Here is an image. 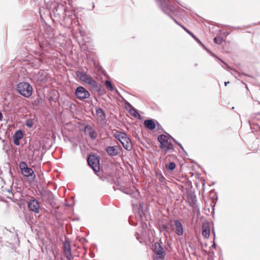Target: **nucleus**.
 Wrapping results in <instances>:
<instances>
[{
  "instance_id": "ddd939ff",
  "label": "nucleus",
  "mask_w": 260,
  "mask_h": 260,
  "mask_svg": "<svg viewBox=\"0 0 260 260\" xmlns=\"http://www.w3.org/2000/svg\"><path fill=\"white\" fill-rule=\"evenodd\" d=\"M84 132L86 135H89L92 139H96L98 136L97 133L91 126L88 125L85 126Z\"/></svg>"
},
{
  "instance_id": "f257e3e1",
  "label": "nucleus",
  "mask_w": 260,
  "mask_h": 260,
  "mask_svg": "<svg viewBox=\"0 0 260 260\" xmlns=\"http://www.w3.org/2000/svg\"><path fill=\"white\" fill-rule=\"evenodd\" d=\"M17 91L21 95L25 97H30L32 92V88L30 85L25 82L19 83L16 87Z\"/></svg>"
},
{
  "instance_id": "4be33fe9",
  "label": "nucleus",
  "mask_w": 260,
  "mask_h": 260,
  "mask_svg": "<svg viewBox=\"0 0 260 260\" xmlns=\"http://www.w3.org/2000/svg\"><path fill=\"white\" fill-rule=\"evenodd\" d=\"M223 39L220 36H217L214 39V42L217 44H220L222 42Z\"/></svg>"
},
{
  "instance_id": "6ab92c4d",
  "label": "nucleus",
  "mask_w": 260,
  "mask_h": 260,
  "mask_svg": "<svg viewBox=\"0 0 260 260\" xmlns=\"http://www.w3.org/2000/svg\"><path fill=\"white\" fill-rule=\"evenodd\" d=\"M166 167L167 169L170 170H173L176 168V164L174 162H170L169 164L166 165Z\"/></svg>"
},
{
  "instance_id": "f3484780",
  "label": "nucleus",
  "mask_w": 260,
  "mask_h": 260,
  "mask_svg": "<svg viewBox=\"0 0 260 260\" xmlns=\"http://www.w3.org/2000/svg\"><path fill=\"white\" fill-rule=\"evenodd\" d=\"M144 126L150 130H153L155 128V123L152 119H147L144 122Z\"/></svg>"
},
{
  "instance_id": "9b49d317",
  "label": "nucleus",
  "mask_w": 260,
  "mask_h": 260,
  "mask_svg": "<svg viewBox=\"0 0 260 260\" xmlns=\"http://www.w3.org/2000/svg\"><path fill=\"white\" fill-rule=\"evenodd\" d=\"M28 207L31 211L36 213H38L40 212L39 202L34 198H32L28 202Z\"/></svg>"
},
{
  "instance_id": "6e6552de",
  "label": "nucleus",
  "mask_w": 260,
  "mask_h": 260,
  "mask_svg": "<svg viewBox=\"0 0 260 260\" xmlns=\"http://www.w3.org/2000/svg\"><path fill=\"white\" fill-rule=\"evenodd\" d=\"M76 74L81 81L89 84L93 87H96L97 86L96 81L93 80L90 76L87 75L86 73L82 72H78Z\"/></svg>"
},
{
  "instance_id": "9d476101",
  "label": "nucleus",
  "mask_w": 260,
  "mask_h": 260,
  "mask_svg": "<svg viewBox=\"0 0 260 260\" xmlns=\"http://www.w3.org/2000/svg\"><path fill=\"white\" fill-rule=\"evenodd\" d=\"M71 242L69 238L66 237V259L67 260H78L79 256L73 255L71 251Z\"/></svg>"
},
{
  "instance_id": "7c9ffc66",
  "label": "nucleus",
  "mask_w": 260,
  "mask_h": 260,
  "mask_svg": "<svg viewBox=\"0 0 260 260\" xmlns=\"http://www.w3.org/2000/svg\"><path fill=\"white\" fill-rule=\"evenodd\" d=\"M189 31V30L188 29H187L186 30H185V31H186V32H187V33H188V32Z\"/></svg>"
},
{
  "instance_id": "412c9836",
  "label": "nucleus",
  "mask_w": 260,
  "mask_h": 260,
  "mask_svg": "<svg viewBox=\"0 0 260 260\" xmlns=\"http://www.w3.org/2000/svg\"><path fill=\"white\" fill-rule=\"evenodd\" d=\"M105 85L108 90H109L110 91H112L113 90V88L112 83L110 81L106 80L105 81Z\"/></svg>"
},
{
  "instance_id": "bb28decb",
  "label": "nucleus",
  "mask_w": 260,
  "mask_h": 260,
  "mask_svg": "<svg viewBox=\"0 0 260 260\" xmlns=\"http://www.w3.org/2000/svg\"><path fill=\"white\" fill-rule=\"evenodd\" d=\"M62 249H63V250L64 251H65V243H63Z\"/></svg>"
},
{
  "instance_id": "b1692460",
  "label": "nucleus",
  "mask_w": 260,
  "mask_h": 260,
  "mask_svg": "<svg viewBox=\"0 0 260 260\" xmlns=\"http://www.w3.org/2000/svg\"><path fill=\"white\" fill-rule=\"evenodd\" d=\"M190 35L194 39V40H197V37H196L192 32H191V34H190Z\"/></svg>"
},
{
  "instance_id": "cd10ccee",
  "label": "nucleus",
  "mask_w": 260,
  "mask_h": 260,
  "mask_svg": "<svg viewBox=\"0 0 260 260\" xmlns=\"http://www.w3.org/2000/svg\"><path fill=\"white\" fill-rule=\"evenodd\" d=\"M198 43H199V44H202V43L201 42V41H200V40L197 38V40H195Z\"/></svg>"
},
{
  "instance_id": "0eeeda50",
  "label": "nucleus",
  "mask_w": 260,
  "mask_h": 260,
  "mask_svg": "<svg viewBox=\"0 0 260 260\" xmlns=\"http://www.w3.org/2000/svg\"><path fill=\"white\" fill-rule=\"evenodd\" d=\"M19 167L23 176L29 177L31 180H34L36 178V175L34 171L31 168H28L25 162H20Z\"/></svg>"
},
{
  "instance_id": "1a4fd4ad",
  "label": "nucleus",
  "mask_w": 260,
  "mask_h": 260,
  "mask_svg": "<svg viewBox=\"0 0 260 260\" xmlns=\"http://www.w3.org/2000/svg\"><path fill=\"white\" fill-rule=\"evenodd\" d=\"M169 224L172 230L175 232L176 234L179 236L183 235V229L180 221L178 220H175L174 221L171 220Z\"/></svg>"
},
{
  "instance_id": "f8f14e48",
  "label": "nucleus",
  "mask_w": 260,
  "mask_h": 260,
  "mask_svg": "<svg viewBox=\"0 0 260 260\" xmlns=\"http://www.w3.org/2000/svg\"><path fill=\"white\" fill-rule=\"evenodd\" d=\"M76 95L79 99H85L88 98L90 94L89 92L83 87H79L76 89Z\"/></svg>"
},
{
  "instance_id": "f03ea898",
  "label": "nucleus",
  "mask_w": 260,
  "mask_h": 260,
  "mask_svg": "<svg viewBox=\"0 0 260 260\" xmlns=\"http://www.w3.org/2000/svg\"><path fill=\"white\" fill-rule=\"evenodd\" d=\"M115 137L117 140L120 141L125 149L128 151L132 150V142L125 133L117 132L115 134Z\"/></svg>"
},
{
  "instance_id": "c756f323",
  "label": "nucleus",
  "mask_w": 260,
  "mask_h": 260,
  "mask_svg": "<svg viewBox=\"0 0 260 260\" xmlns=\"http://www.w3.org/2000/svg\"><path fill=\"white\" fill-rule=\"evenodd\" d=\"M191 31L189 30L188 32V34L190 35V34H191Z\"/></svg>"
},
{
  "instance_id": "423d86ee",
  "label": "nucleus",
  "mask_w": 260,
  "mask_h": 260,
  "mask_svg": "<svg viewBox=\"0 0 260 260\" xmlns=\"http://www.w3.org/2000/svg\"><path fill=\"white\" fill-rule=\"evenodd\" d=\"M87 162L94 172H98L100 171V157L99 156L94 154L89 155Z\"/></svg>"
},
{
  "instance_id": "2f4dec72",
  "label": "nucleus",
  "mask_w": 260,
  "mask_h": 260,
  "mask_svg": "<svg viewBox=\"0 0 260 260\" xmlns=\"http://www.w3.org/2000/svg\"><path fill=\"white\" fill-rule=\"evenodd\" d=\"M189 31V30L188 29H187L186 30H185V31H186V32H187V33H188V32Z\"/></svg>"
},
{
  "instance_id": "2eb2a0df",
  "label": "nucleus",
  "mask_w": 260,
  "mask_h": 260,
  "mask_svg": "<svg viewBox=\"0 0 260 260\" xmlns=\"http://www.w3.org/2000/svg\"><path fill=\"white\" fill-rule=\"evenodd\" d=\"M23 136V134L21 130L16 131L13 136L14 144L16 146L19 145V141L22 138Z\"/></svg>"
},
{
  "instance_id": "393cba45",
  "label": "nucleus",
  "mask_w": 260,
  "mask_h": 260,
  "mask_svg": "<svg viewBox=\"0 0 260 260\" xmlns=\"http://www.w3.org/2000/svg\"><path fill=\"white\" fill-rule=\"evenodd\" d=\"M26 125H27V126L28 127H31V126H32V123H31V122L29 123V122H28L27 123Z\"/></svg>"
},
{
  "instance_id": "4468645a",
  "label": "nucleus",
  "mask_w": 260,
  "mask_h": 260,
  "mask_svg": "<svg viewBox=\"0 0 260 260\" xmlns=\"http://www.w3.org/2000/svg\"><path fill=\"white\" fill-rule=\"evenodd\" d=\"M106 150L109 155L115 156L119 153L120 147L117 146H109L106 148Z\"/></svg>"
},
{
  "instance_id": "5701e85b",
  "label": "nucleus",
  "mask_w": 260,
  "mask_h": 260,
  "mask_svg": "<svg viewBox=\"0 0 260 260\" xmlns=\"http://www.w3.org/2000/svg\"><path fill=\"white\" fill-rule=\"evenodd\" d=\"M174 21L176 23L180 25L185 31L187 29V28H186L184 26L180 24L176 19H174Z\"/></svg>"
},
{
  "instance_id": "7ed1b4c3",
  "label": "nucleus",
  "mask_w": 260,
  "mask_h": 260,
  "mask_svg": "<svg viewBox=\"0 0 260 260\" xmlns=\"http://www.w3.org/2000/svg\"><path fill=\"white\" fill-rule=\"evenodd\" d=\"M159 1L160 3V8L162 11L172 19H175L172 16V14H175L177 10L173 4L168 0H159Z\"/></svg>"
},
{
  "instance_id": "39448f33",
  "label": "nucleus",
  "mask_w": 260,
  "mask_h": 260,
  "mask_svg": "<svg viewBox=\"0 0 260 260\" xmlns=\"http://www.w3.org/2000/svg\"><path fill=\"white\" fill-rule=\"evenodd\" d=\"M158 141L160 143L161 148L164 149L166 152L173 149V145L168 136L161 135L158 136Z\"/></svg>"
},
{
  "instance_id": "a878e982",
  "label": "nucleus",
  "mask_w": 260,
  "mask_h": 260,
  "mask_svg": "<svg viewBox=\"0 0 260 260\" xmlns=\"http://www.w3.org/2000/svg\"><path fill=\"white\" fill-rule=\"evenodd\" d=\"M3 118V116L2 114V113L0 112V121L2 120Z\"/></svg>"
},
{
  "instance_id": "a211bd4d",
  "label": "nucleus",
  "mask_w": 260,
  "mask_h": 260,
  "mask_svg": "<svg viewBox=\"0 0 260 260\" xmlns=\"http://www.w3.org/2000/svg\"><path fill=\"white\" fill-rule=\"evenodd\" d=\"M96 113L97 116L99 119H100L101 120H103L105 119V113L102 109H101V108L98 109L96 110Z\"/></svg>"
},
{
  "instance_id": "c85d7f7f",
  "label": "nucleus",
  "mask_w": 260,
  "mask_h": 260,
  "mask_svg": "<svg viewBox=\"0 0 260 260\" xmlns=\"http://www.w3.org/2000/svg\"><path fill=\"white\" fill-rule=\"evenodd\" d=\"M230 83V82L228 81V82H224V85L225 86H226L228 84Z\"/></svg>"
},
{
  "instance_id": "aec40b11",
  "label": "nucleus",
  "mask_w": 260,
  "mask_h": 260,
  "mask_svg": "<svg viewBox=\"0 0 260 260\" xmlns=\"http://www.w3.org/2000/svg\"><path fill=\"white\" fill-rule=\"evenodd\" d=\"M129 113L135 117H137L140 116L137 111L134 108H132L129 110Z\"/></svg>"
},
{
  "instance_id": "dca6fc26",
  "label": "nucleus",
  "mask_w": 260,
  "mask_h": 260,
  "mask_svg": "<svg viewBox=\"0 0 260 260\" xmlns=\"http://www.w3.org/2000/svg\"><path fill=\"white\" fill-rule=\"evenodd\" d=\"M202 235L205 238H208L210 235V229L208 222H204L202 225Z\"/></svg>"
},
{
  "instance_id": "20e7f679",
  "label": "nucleus",
  "mask_w": 260,
  "mask_h": 260,
  "mask_svg": "<svg viewBox=\"0 0 260 260\" xmlns=\"http://www.w3.org/2000/svg\"><path fill=\"white\" fill-rule=\"evenodd\" d=\"M152 249L154 253V260H164L166 252L159 243H155L152 246Z\"/></svg>"
}]
</instances>
